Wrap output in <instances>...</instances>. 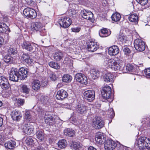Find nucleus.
<instances>
[{
	"label": "nucleus",
	"instance_id": "obj_1",
	"mask_svg": "<svg viewBox=\"0 0 150 150\" xmlns=\"http://www.w3.org/2000/svg\"><path fill=\"white\" fill-rule=\"evenodd\" d=\"M135 146L140 149H149L150 148V139L145 137H142L137 139L135 142Z\"/></svg>",
	"mask_w": 150,
	"mask_h": 150
},
{
	"label": "nucleus",
	"instance_id": "obj_2",
	"mask_svg": "<svg viewBox=\"0 0 150 150\" xmlns=\"http://www.w3.org/2000/svg\"><path fill=\"white\" fill-rule=\"evenodd\" d=\"M31 29L33 31H39L41 36H45L46 35V30L43 25L40 22L33 23L31 26Z\"/></svg>",
	"mask_w": 150,
	"mask_h": 150
},
{
	"label": "nucleus",
	"instance_id": "obj_3",
	"mask_svg": "<svg viewBox=\"0 0 150 150\" xmlns=\"http://www.w3.org/2000/svg\"><path fill=\"white\" fill-rule=\"evenodd\" d=\"M109 67L113 69L115 71L122 70V67L121 64L118 63L115 60L113 59H107L105 61Z\"/></svg>",
	"mask_w": 150,
	"mask_h": 150
},
{
	"label": "nucleus",
	"instance_id": "obj_4",
	"mask_svg": "<svg viewBox=\"0 0 150 150\" xmlns=\"http://www.w3.org/2000/svg\"><path fill=\"white\" fill-rule=\"evenodd\" d=\"M134 47L138 51L142 52L145 49L146 45L145 42L141 39L135 40L134 42Z\"/></svg>",
	"mask_w": 150,
	"mask_h": 150
},
{
	"label": "nucleus",
	"instance_id": "obj_5",
	"mask_svg": "<svg viewBox=\"0 0 150 150\" xmlns=\"http://www.w3.org/2000/svg\"><path fill=\"white\" fill-rule=\"evenodd\" d=\"M19 74L17 69L14 68H12L9 72V80L13 81H18L20 78Z\"/></svg>",
	"mask_w": 150,
	"mask_h": 150
},
{
	"label": "nucleus",
	"instance_id": "obj_6",
	"mask_svg": "<svg viewBox=\"0 0 150 150\" xmlns=\"http://www.w3.org/2000/svg\"><path fill=\"white\" fill-rule=\"evenodd\" d=\"M23 13L25 16L30 18H34L37 16V13L35 10L29 7L25 8Z\"/></svg>",
	"mask_w": 150,
	"mask_h": 150
},
{
	"label": "nucleus",
	"instance_id": "obj_7",
	"mask_svg": "<svg viewBox=\"0 0 150 150\" xmlns=\"http://www.w3.org/2000/svg\"><path fill=\"white\" fill-rule=\"evenodd\" d=\"M84 98L89 102L92 101L95 98V93L92 90L85 91L83 93Z\"/></svg>",
	"mask_w": 150,
	"mask_h": 150
},
{
	"label": "nucleus",
	"instance_id": "obj_8",
	"mask_svg": "<svg viewBox=\"0 0 150 150\" xmlns=\"http://www.w3.org/2000/svg\"><path fill=\"white\" fill-rule=\"evenodd\" d=\"M111 94V89L110 87L106 86L102 88L101 91V95L104 99L107 100L110 98Z\"/></svg>",
	"mask_w": 150,
	"mask_h": 150
},
{
	"label": "nucleus",
	"instance_id": "obj_9",
	"mask_svg": "<svg viewBox=\"0 0 150 150\" xmlns=\"http://www.w3.org/2000/svg\"><path fill=\"white\" fill-rule=\"evenodd\" d=\"M71 19L67 17H62L59 21V24L62 27L66 28L68 27L71 24Z\"/></svg>",
	"mask_w": 150,
	"mask_h": 150
},
{
	"label": "nucleus",
	"instance_id": "obj_10",
	"mask_svg": "<svg viewBox=\"0 0 150 150\" xmlns=\"http://www.w3.org/2000/svg\"><path fill=\"white\" fill-rule=\"evenodd\" d=\"M104 125V122L102 119L98 117L93 119L92 126L97 129H99L103 127Z\"/></svg>",
	"mask_w": 150,
	"mask_h": 150
},
{
	"label": "nucleus",
	"instance_id": "obj_11",
	"mask_svg": "<svg viewBox=\"0 0 150 150\" xmlns=\"http://www.w3.org/2000/svg\"><path fill=\"white\" fill-rule=\"evenodd\" d=\"M22 129L23 132L27 134H33L34 133L33 126L30 123L23 124Z\"/></svg>",
	"mask_w": 150,
	"mask_h": 150
},
{
	"label": "nucleus",
	"instance_id": "obj_12",
	"mask_svg": "<svg viewBox=\"0 0 150 150\" xmlns=\"http://www.w3.org/2000/svg\"><path fill=\"white\" fill-rule=\"evenodd\" d=\"M104 142V147L106 150H113L117 145L111 139H108Z\"/></svg>",
	"mask_w": 150,
	"mask_h": 150
},
{
	"label": "nucleus",
	"instance_id": "obj_13",
	"mask_svg": "<svg viewBox=\"0 0 150 150\" xmlns=\"http://www.w3.org/2000/svg\"><path fill=\"white\" fill-rule=\"evenodd\" d=\"M75 79L77 81L81 84L85 85L87 84V77L81 73L76 74L75 76Z\"/></svg>",
	"mask_w": 150,
	"mask_h": 150
},
{
	"label": "nucleus",
	"instance_id": "obj_14",
	"mask_svg": "<svg viewBox=\"0 0 150 150\" xmlns=\"http://www.w3.org/2000/svg\"><path fill=\"white\" fill-rule=\"evenodd\" d=\"M45 122L50 125H53L54 124L55 119L49 112H46L44 117Z\"/></svg>",
	"mask_w": 150,
	"mask_h": 150
},
{
	"label": "nucleus",
	"instance_id": "obj_15",
	"mask_svg": "<svg viewBox=\"0 0 150 150\" xmlns=\"http://www.w3.org/2000/svg\"><path fill=\"white\" fill-rule=\"evenodd\" d=\"M81 15L83 18L86 19L90 20L92 22L94 21L93 14L91 11L85 10L81 13Z\"/></svg>",
	"mask_w": 150,
	"mask_h": 150
},
{
	"label": "nucleus",
	"instance_id": "obj_16",
	"mask_svg": "<svg viewBox=\"0 0 150 150\" xmlns=\"http://www.w3.org/2000/svg\"><path fill=\"white\" fill-rule=\"evenodd\" d=\"M106 139V137L103 133L98 132L96 133L95 140L97 143L102 144L104 143Z\"/></svg>",
	"mask_w": 150,
	"mask_h": 150
},
{
	"label": "nucleus",
	"instance_id": "obj_17",
	"mask_svg": "<svg viewBox=\"0 0 150 150\" xmlns=\"http://www.w3.org/2000/svg\"><path fill=\"white\" fill-rule=\"evenodd\" d=\"M21 46L23 49L30 52L33 51L35 48L34 44H31L28 41L24 42L22 44Z\"/></svg>",
	"mask_w": 150,
	"mask_h": 150
},
{
	"label": "nucleus",
	"instance_id": "obj_18",
	"mask_svg": "<svg viewBox=\"0 0 150 150\" xmlns=\"http://www.w3.org/2000/svg\"><path fill=\"white\" fill-rule=\"evenodd\" d=\"M90 110V108L83 105H78L76 108L77 112L81 115H84Z\"/></svg>",
	"mask_w": 150,
	"mask_h": 150
},
{
	"label": "nucleus",
	"instance_id": "obj_19",
	"mask_svg": "<svg viewBox=\"0 0 150 150\" xmlns=\"http://www.w3.org/2000/svg\"><path fill=\"white\" fill-rule=\"evenodd\" d=\"M65 53L61 51H58L53 54L54 60L56 62L62 61L64 57Z\"/></svg>",
	"mask_w": 150,
	"mask_h": 150
},
{
	"label": "nucleus",
	"instance_id": "obj_20",
	"mask_svg": "<svg viewBox=\"0 0 150 150\" xmlns=\"http://www.w3.org/2000/svg\"><path fill=\"white\" fill-rule=\"evenodd\" d=\"M68 95L66 91L62 89L57 92L56 98L58 100H62L67 97Z\"/></svg>",
	"mask_w": 150,
	"mask_h": 150
},
{
	"label": "nucleus",
	"instance_id": "obj_21",
	"mask_svg": "<svg viewBox=\"0 0 150 150\" xmlns=\"http://www.w3.org/2000/svg\"><path fill=\"white\" fill-rule=\"evenodd\" d=\"M0 86L4 89L8 88L9 87V84L8 80L4 77H0Z\"/></svg>",
	"mask_w": 150,
	"mask_h": 150
},
{
	"label": "nucleus",
	"instance_id": "obj_22",
	"mask_svg": "<svg viewBox=\"0 0 150 150\" xmlns=\"http://www.w3.org/2000/svg\"><path fill=\"white\" fill-rule=\"evenodd\" d=\"M119 49L118 46L114 45L110 47L108 49V53L111 56H115L119 52Z\"/></svg>",
	"mask_w": 150,
	"mask_h": 150
},
{
	"label": "nucleus",
	"instance_id": "obj_23",
	"mask_svg": "<svg viewBox=\"0 0 150 150\" xmlns=\"http://www.w3.org/2000/svg\"><path fill=\"white\" fill-rule=\"evenodd\" d=\"M99 45L97 43L93 42H90L88 44V50L91 52L96 51L98 48Z\"/></svg>",
	"mask_w": 150,
	"mask_h": 150
},
{
	"label": "nucleus",
	"instance_id": "obj_24",
	"mask_svg": "<svg viewBox=\"0 0 150 150\" xmlns=\"http://www.w3.org/2000/svg\"><path fill=\"white\" fill-rule=\"evenodd\" d=\"M11 115L13 120L17 121L19 120L22 116L19 111L16 110L12 111Z\"/></svg>",
	"mask_w": 150,
	"mask_h": 150
},
{
	"label": "nucleus",
	"instance_id": "obj_25",
	"mask_svg": "<svg viewBox=\"0 0 150 150\" xmlns=\"http://www.w3.org/2000/svg\"><path fill=\"white\" fill-rule=\"evenodd\" d=\"M18 72L21 80L25 79L27 76L28 71L24 67L20 68L18 71Z\"/></svg>",
	"mask_w": 150,
	"mask_h": 150
},
{
	"label": "nucleus",
	"instance_id": "obj_26",
	"mask_svg": "<svg viewBox=\"0 0 150 150\" xmlns=\"http://www.w3.org/2000/svg\"><path fill=\"white\" fill-rule=\"evenodd\" d=\"M21 59L23 62H25L28 64H31L33 62V60L31 58L28 54H23L21 56Z\"/></svg>",
	"mask_w": 150,
	"mask_h": 150
},
{
	"label": "nucleus",
	"instance_id": "obj_27",
	"mask_svg": "<svg viewBox=\"0 0 150 150\" xmlns=\"http://www.w3.org/2000/svg\"><path fill=\"white\" fill-rule=\"evenodd\" d=\"M18 4L16 0H13L10 6V9L13 13H16L18 11Z\"/></svg>",
	"mask_w": 150,
	"mask_h": 150
},
{
	"label": "nucleus",
	"instance_id": "obj_28",
	"mask_svg": "<svg viewBox=\"0 0 150 150\" xmlns=\"http://www.w3.org/2000/svg\"><path fill=\"white\" fill-rule=\"evenodd\" d=\"M114 76L110 73H108L105 74L103 76L104 81L106 82H112L114 81Z\"/></svg>",
	"mask_w": 150,
	"mask_h": 150
},
{
	"label": "nucleus",
	"instance_id": "obj_29",
	"mask_svg": "<svg viewBox=\"0 0 150 150\" xmlns=\"http://www.w3.org/2000/svg\"><path fill=\"white\" fill-rule=\"evenodd\" d=\"M64 134L66 136L71 137L75 134V131L70 128H67L65 129L64 131Z\"/></svg>",
	"mask_w": 150,
	"mask_h": 150
},
{
	"label": "nucleus",
	"instance_id": "obj_30",
	"mask_svg": "<svg viewBox=\"0 0 150 150\" xmlns=\"http://www.w3.org/2000/svg\"><path fill=\"white\" fill-rule=\"evenodd\" d=\"M91 76L93 79H96L100 76V72L94 69H92L91 71Z\"/></svg>",
	"mask_w": 150,
	"mask_h": 150
},
{
	"label": "nucleus",
	"instance_id": "obj_31",
	"mask_svg": "<svg viewBox=\"0 0 150 150\" xmlns=\"http://www.w3.org/2000/svg\"><path fill=\"white\" fill-rule=\"evenodd\" d=\"M16 143L12 140L8 141L5 143L4 145L6 148L9 149H12L15 147Z\"/></svg>",
	"mask_w": 150,
	"mask_h": 150
},
{
	"label": "nucleus",
	"instance_id": "obj_32",
	"mask_svg": "<svg viewBox=\"0 0 150 150\" xmlns=\"http://www.w3.org/2000/svg\"><path fill=\"white\" fill-rule=\"evenodd\" d=\"M32 88L35 90L39 89L41 86L40 81L38 80H34L32 83Z\"/></svg>",
	"mask_w": 150,
	"mask_h": 150
},
{
	"label": "nucleus",
	"instance_id": "obj_33",
	"mask_svg": "<svg viewBox=\"0 0 150 150\" xmlns=\"http://www.w3.org/2000/svg\"><path fill=\"white\" fill-rule=\"evenodd\" d=\"M10 32L9 28L4 23L0 24V33Z\"/></svg>",
	"mask_w": 150,
	"mask_h": 150
},
{
	"label": "nucleus",
	"instance_id": "obj_34",
	"mask_svg": "<svg viewBox=\"0 0 150 150\" xmlns=\"http://www.w3.org/2000/svg\"><path fill=\"white\" fill-rule=\"evenodd\" d=\"M35 134L37 138L41 141H42L44 139V134L42 130H37Z\"/></svg>",
	"mask_w": 150,
	"mask_h": 150
},
{
	"label": "nucleus",
	"instance_id": "obj_35",
	"mask_svg": "<svg viewBox=\"0 0 150 150\" xmlns=\"http://www.w3.org/2000/svg\"><path fill=\"white\" fill-rule=\"evenodd\" d=\"M117 37L118 41L121 42L122 44H125L126 42V38L124 34L120 33Z\"/></svg>",
	"mask_w": 150,
	"mask_h": 150
},
{
	"label": "nucleus",
	"instance_id": "obj_36",
	"mask_svg": "<svg viewBox=\"0 0 150 150\" xmlns=\"http://www.w3.org/2000/svg\"><path fill=\"white\" fill-rule=\"evenodd\" d=\"M72 79V76L68 74L64 75L62 78V81L67 83L71 82Z\"/></svg>",
	"mask_w": 150,
	"mask_h": 150
},
{
	"label": "nucleus",
	"instance_id": "obj_37",
	"mask_svg": "<svg viewBox=\"0 0 150 150\" xmlns=\"http://www.w3.org/2000/svg\"><path fill=\"white\" fill-rule=\"evenodd\" d=\"M9 54H8L5 55L4 58V60L6 63L11 64L14 61V59L11 55H10Z\"/></svg>",
	"mask_w": 150,
	"mask_h": 150
},
{
	"label": "nucleus",
	"instance_id": "obj_38",
	"mask_svg": "<svg viewBox=\"0 0 150 150\" xmlns=\"http://www.w3.org/2000/svg\"><path fill=\"white\" fill-rule=\"evenodd\" d=\"M21 92L26 94L29 93L30 89L28 86L25 84H22L21 85Z\"/></svg>",
	"mask_w": 150,
	"mask_h": 150
},
{
	"label": "nucleus",
	"instance_id": "obj_39",
	"mask_svg": "<svg viewBox=\"0 0 150 150\" xmlns=\"http://www.w3.org/2000/svg\"><path fill=\"white\" fill-rule=\"evenodd\" d=\"M129 20L131 22L136 23L138 21V17L136 14H133L128 17Z\"/></svg>",
	"mask_w": 150,
	"mask_h": 150
},
{
	"label": "nucleus",
	"instance_id": "obj_40",
	"mask_svg": "<svg viewBox=\"0 0 150 150\" xmlns=\"http://www.w3.org/2000/svg\"><path fill=\"white\" fill-rule=\"evenodd\" d=\"M99 34L101 37H106L108 36L110 33L108 32V30L106 29L103 28L101 30Z\"/></svg>",
	"mask_w": 150,
	"mask_h": 150
},
{
	"label": "nucleus",
	"instance_id": "obj_41",
	"mask_svg": "<svg viewBox=\"0 0 150 150\" xmlns=\"http://www.w3.org/2000/svg\"><path fill=\"white\" fill-rule=\"evenodd\" d=\"M111 18L112 21L115 22H117L120 20L121 16L120 13H115L112 15Z\"/></svg>",
	"mask_w": 150,
	"mask_h": 150
},
{
	"label": "nucleus",
	"instance_id": "obj_42",
	"mask_svg": "<svg viewBox=\"0 0 150 150\" xmlns=\"http://www.w3.org/2000/svg\"><path fill=\"white\" fill-rule=\"evenodd\" d=\"M67 144L66 141L64 139L60 140L58 143V147L62 149L65 148Z\"/></svg>",
	"mask_w": 150,
	"mask_h": 150
},
{
	"label": "nucleus",
	"instance_id": "obj_43",
	"mask_svg": "<svg viewBox=\"0 0 150 150\" xmlns=\"http://www.w3.org/2000/svg\"><path fill=\"white\" fill-rule=\"evenodd\" d=\"M49 65L51 67L56 69H59L60 68V66L58 63L53 62H50L49 63Z\"/></svg>",
	"mask_w": 150,
	"mask_h": 150
},
{
	"label": "nucleus",
	"instance_id": "obj_44",
	"mask_svg": "<svg viewBox=\"0 0 150 150\" xmlns=\"http://www.w3.org/2000/svg\"><path fill=\"white\" fill-rule=\"evenodd\" d=\"M126 71L127 72H131L134 71L135 69L134 68L133 66L132 65L128 64L126 66Z\"/></svg>",
	"mask_w": 150,
	"mask_h": 150
},
{
	"label": "nucleus",
	"instance_id": "obj_45",
	"mask_svg": "<svg viewBox=\"0 0 150 150\" xmlns=\"http://www.w3.org/2000/svg\"><path fill=\"white\" fill-rule=\"evenodd\" d=\"M123 51L125 54L127 55H129L131 52V51L128 47L127 46L125 47V46L123 49Z\"/></svg>",
	"mask_w": 150,
	"mask_h": 150
},
{
	"label": "nucleus",
	"instance_id": "obj_46",
	"mask_svg": "<svg viewBox=\"0 0 150 150\" xmlns=\"http://www.w3.org/2000/svg\"><path fill=\"white\" fill-rule=\"evenodd\" d=\"M26 144L28 145H32L33 144V141L32 139L30 137H28L25 140Z\"/></svg>",
	"mask_w": 150,
	"mask_h": 150
},
{
	"label": "nucleus",
	"instance_id": "obj_47",
	"mask_svg": "<svg viewBox=\"0 0 150 150\" xmlns=\"http://www.w3.org/2000/svg\"><path fill=\"white\" fill-rule=\"evenodd\" d=\"M17 53V50L16 48L10 47L8 50V54L14 55Z\"/></svg>",
	"mask_w": 150,
	"mask_h": 150
},
{
	"label": "nucleus",
	"instance_id": "obj_48",
	"mask_svg": "<svg viewBox=\"0 0 150 150\" xmlns=\"http://www.w3.org/2000/svg\"><path fill=\"white\" fill-rule=\"evenodd\" d=\"M25 118L29 121L31 120L32 116L29 111H27L25 113Z\"/></svg>",
	"mask_w": 150,
	"mask_h": 150
},
{
	"label": "nucleus",
	"instance_id": "obj_49",
	"mask_svg": "<svg viewBox=\"0 0 150 150\" xmlns=\"http://www.w3.org/2000/svg\"><path fill=\"white\" fill-rule=\"evenodd\" d=\"M6 140L5 135L3 134H0V144L2 145Z\"/></svg>",
	"mask_w": 150,
	"mask_h": 150
},
{
	"label": "nucleus",
	"instance_id": "obj_50",
	"mask_svg": "<svg viewBox=\"0 0 150 150\" xmlns=\"http://www.w3.org/2000/svg\"><path fill=\"white\" fill-rule=\"evenodd\" d=\"M36 110L39 114L41 115H44V113H45L44 110L40 106L36 108Z\"/></svg>",
	"mask_w": 150,
	"mask_h": 150
},
{
	"label": "nucleus",
	"instance_id": "obj_51",
	"mask_svg": "<svg viewBox=\"0 0 150 150\" xmlns=\"http://www.w3.org/2000/svg\"><path fill=\"white\" fill-rule=\"evenodd\" d=\"M144 73L147 78H150V68L145 69Z\"/></svg>",
	"mask_w": 150,
	"mask_h": 150
},
{
	"label": "nucleus",
	"instance_id": "obj_52",
	"mask_svg": "<svg viewBox=\"0 0 150 150\" xmlns=\"http://www.w3.org/2000/svg\"><path fill=\"white\" fill-rule=\"evenodd\" d=\"M136 1L141 5L144 6L147 4L148 0H136Z\"/></svg>",
	"mask_w": 150,
	"mask_h": 150
},
{
	"label": "nucleus",
	"instance_id": "obj_53",
	"mask_svg": "<svg viewBox=\"0 0 150 150\" xmlns=\"http://www.w3.org/2000/svg\"><path fill=\"white\" fill-rule=\"evenodd\" d=\"M108 114L110 115V117H113L115 115L114 112L112 109H110L108 112Z\"/></svg>",
	"mask_w": 150,
	"mask_h": 150
},
{
	"label": "nucleus",
	"instance_id": "obj_54",
	"mask_svg": "<svg viewBox=\"0 0 150 150\" xmlns=\"http://www.w3.org/2000/svg\"><path fill=\"white\" fill-rule=\"evenodd\" d=\"M27 4L30 6H33L34 3V0H26L25 1Z\"/></svg>",
	"mask_w": 150,
	"mask_h": 150
},
{
	"label": "nucleus",
	"instance_id": "obj_55",
	"mask_svg": "<svg viewBox=\"0 0 150 150\" xmlns=\"http://www.w3.org/2000/svg\"><path fill=\"white\" fill-rule=\"evenodd\" d=\"M81 28L79 27L74 28H71V30L74 32L78 33L80 30Z\"/></svg>",
	"mask_w": 150,
	"mask_h": 150
},
{
	"label": "nucleus",
	"instance_id": "obj_56",
	"mask_svg": "<svg viewBox=\"0 0 150 150\" xmlns=\"http://www.w3.org/2000/svg\"><path fill=\"white\" fill-rule=\"evenodd\" d=\"M73 148L76 150L79 147V145L77 143H74L73 145Z\"/></svg>",
	"mask_w": 150,
	"mask_h": 150
},
{
	"label": "nucleus",
	"instance_id": "obj_57",
	"mask_svg": "<svg viewBox=\"0 0 150 150\" xmlns=\"http://www.w3.org/2000/svg\"><path fill=\"white\" fill-rule=\"evenodd\" d=\"M18 102L20 105H23L24 102V100L23 99H19Z\"/></svg>",
	"mask_w": 150,
	"mask_h": 150
},
{
	"label": "nucleus",
	"instance_id": "obj_58",
	"mask_svg": "<svg viewBox=\"0 0 150 150\" xmlns=\"http://www.w3.org/2000/svg\"><path fill=\"white\" fill-rule=\"evenodd\" d=\"M102 4L103 6H106L108 4L107 1L106 0H103L102 1Z\"/></svg>",
	"mask_w": 150,
	"mask_h": 150
},
{
	"label": "nucleus",
	"instance_id": "obj_59",
	"mask_svg": "<svg viewBox=\"0 0 150 150\" xmlns=\"http://www.w3.org/2000/svg\"><path fill=\"white\" fill-rule=\"evenodd\" d=\"M4 42V39L2 37L0 36V46Z\"/></svg>",
	"mask_w": 150,
	"mask_h": 150
},
{
	"label": "nucleus",
	"instance_id": "obj_60",
	"mask_svg": "<svg viewBox=\"0 0 150 150\" xmlns=\"http://www.w3.org/2000/svg\"><path fill=\"white\" fill-rule=\"evenodd\" d=\"M3 123V119L2 118L0 117V127H1Z\"/></svg>",
	"mask_w": 150,
	"mask_h": 150
},
{
	"label": "nucleus",
	"instance_id": "obj_61",
	"mask_svg": "<svg viewBox=\"0 0 150 150\" xmlns=\"http://www.w3.org/2000/svg\"><path fill=\"white\" fill-rule=\"evenodd\" d=\"M37 150H45V148L41 146H38L37 148Z\"/></svg>",
	"mask_w": 150,
	"mask_h": 150
},
{
	"label": "nucleus",
	"instance_id": "obj_62",
	"mask_svg": "<svg viewBox=\"0 0 150 150\" xmlns=\"http://www.w3.org/2000/svg\"><path fill=\"white\" fill-rule=\"evenodd\" d=\"M88 150H97V149L94 147L91 146L88 147Z\"/></svg>",
	"mask_w": 150,
	"mask_h": 150
},
{
	"label": "nucleus",
	"instance_id": "obj_63",
	"mask_svg": "<svg viewBox=\"0 0 150 150\" xmlns=\"http://www.w3.org/2000/svg\"><path fill=\"white\" fill-rule=\"evenodd\" d=\"M71 13V15H74L76 13V12L75 11H74V10H73V11H70V13Z\"/></svg>",
	"mask_w": 150,
	"mask_h": 150
},
{
	"label": "nucleus",
	"instance_id": "obj_64",
	"mask_svg": "<svg viewBox=\"0 0 150 150\" xmlns=\"http://www.w3.org/2000/svg\"><path fill=\"white\" fill-rule=\"evenodd\" d=\"M3 104V103L0 100V107L2 106Z\"/></svg>",
	"mask_w": 150,
	"mask_h": 150
}]
</instances>
